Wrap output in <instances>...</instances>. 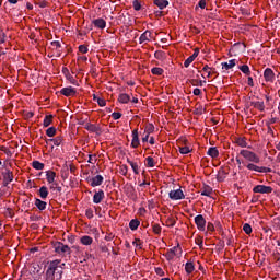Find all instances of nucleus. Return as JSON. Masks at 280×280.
<instances>
[{
  "instance_id": "680f3d73",
  "label": "nucleus",
  "mask_w": 280,
  "mask_h": 280,
  "mask_svg": "<svg viewBox=\"0 0 280 280\" xmlns=\"http://www.w3.org/2000/svg\"><path fill=\"white\" fill-rule=\"evenodd\" d=\"M100 250H101L102 253H109L108 246H106V245H104V244H101V245H100Z\"/></svg>"
},
{
  "instance_id": "423d86ee",
  "label": "nucleus",
  "mask_w": 280,
  "mask_h": 280,
  "mask_svg": "<svg viewBox=\"0 0 280 280\" xmlns=\"http://www.w3.org/2000/svg\"><path fill=\"white\" fill-rule=\"evenodd\" d=\"M195 224L198 231H205L207 229V220L202 214H198L195 217Z\"/></svg>"
},
{
  "instance_id": "20e7f679",
  "label": "nucleus",
  "mask_w": 280,
  "mask_h": 280,
  "mask_svg": "<svg viewBox=\"0 0 280 280\" xmlns=\"http://www.w3.org/2000/svg\"><path fill=\"white\" fill-rule=\"evenodd\" d=\"M54 248L57 255H71V247H69V245H65L61 242H56L54 244Z\"/></svg>"
},
{
  "instance_id": "2eb2a0df",
  "label": "nucleus",
  "mask_w": 280,
  "mask_h": 280,
  "mask_svg": "<svg viewBox=\"0 0 280 280\" xmlns=\"http://www.w3.org/2000/svg\"><path fill=\"white\" fill-rule=\"evenodd\" d=\"M264 78L266 82H275V71L270 68L265 69Z\"/></svg>"
},
{
  "instance_id": "0eeeda50",
  "label": "nucleus",
  "mask_w": 280,
  "mask_h": 280,
  "mask_svg": "<svg viewBox=\"0 0 280 280\" xmlns=\"http://www.w3.org/2000/svg\"><path fill=\"white\" fill-rule=\"evenodd\" d=\"M254 194H272L273 189L271 186L257 185L253 188Z\"/></svg>"
},
{
  "instance_id": "8fccbe9b",
  "label": "nucleus",
  "mask_w": 280,
  "mask_h": 280,
  "mask_svg": "<svg viewBox=\"0 0 280 280\" xmlns=\"http://www.w3.org/2000/svg\"><path fill=\"white\" fill-rule=\"evenodd\" d=\"M189 152H191V149H189V147H187V145L179 147V153L180 154H189Z\"/></svg>"
},
{
  "instance_id": "0e129e2a",
  "label": "nucleus",
  "mask_w": 280,
  "mask_h": 280,
  "mask_svg": "<svg viewBox=\"0 0 280 280\" xmlns=\"http://www.w3.org/2000/svg\"><path fill=\"white\" fill-rule=\"evenodd\" d=\"M5 43V33L0 32V45H3Z\"/></svg>"
},
{
  "instance_id": "aec40b11",
  "label": "nucleus",
  "mask_w": 280,
  "mask_h": 280,
  "mask_svg": "<svg viewBox=\"0 0 280 280\" xmlns=\"http://www.w3.org/2000/svg\"><path fill=\"white\" fill-rule=\"evenodd\" d=\"M104 200V190H98L93 196V202L94 205H100Z\"/></svg>"
},
{
  "instance_id": "c9c22d12",
  "label": "nucleus",
  "mask_w": 280,
  "mask_h": 280,
  "mask_svg": "<svg viewBox=\"0 0 280 280\" xmlns=\"http://www.w3.org/2000/svg\"><path fill=\"white\" fill-rule=\"evenodd\" d=\"M235 59H231L229 62H223L222 67L223 69H225L226 71H229V69H233V67H235Z\"/></svg>"
},
{
  "instance_id": "a19ab883",
  "label": "nucleus",
  "mask_w": 280,
  "mask_h": 280,
  "mask_svg": "<svg viewBox=\"0 0 280 280\" xmlns=\"http://www.w3.org/2000/svg\"><path fill=\"white\" fill-rule=\"evenodd\" d=\"M66 79L70 82V84H73L74 86H80V83H78V80L71 75V73H68Z\"/></svg>"
},
{
  "instance_id": "bb28decb",
  "label": "nucleus",
  "mask_w": 280,
  "mask_h": 280,
  "mask_svg": "<svg viewBox=\"0 0 280 280\" xmlns=\"http://www.w3.org/2000/svg\"><path fill=\"white\" fill-rule=\"evenodd\" d=\"M202 71H205L206 73H208V74H207V78H211L212 75H214L215 73H218V72H215V68H211V67H209V65L203 66Z\"/></svg>"
},
{
  "instance_id": "f257e3e1",
  "label": "nucleus",
  "mask_w": 280,
  "mask_h": 280,
  "mask_svg": "<svg viewBox=\"0 0 280 280\" xmlns=\"http://www.w3.org/2000/svg\"><path fill=\"white\" fill-rule=\"evenodd\" d=\"M61 260H52L48 265V269L46 270V280H61L63 270H62V265Z\"/></svg>"
},
{
  "instance_id": "412c9836",
  "label": "nucleus",
  "mask_w": 280,
  "mask_h": 280,
  "mask_svg": "<svg viewBox=\"0 0 280 280\" xmlns=\"http://www.w3.org/2000/svg\"><path fill=\"white\" fill-rule=\"evenodd\" d=\"M153 3L159 8V10H165V8L170 5V1L167 0H154Z\"/></svg>"
},
{
  "instance_id": "4468645a",
  "label": "nucleus",
  "mask_w": 280,
  "mask_h": 280,
  "mask_svg": "<svg viewBox=\"0 0 280 280\" xmlns=\"http://www.w3.org/2000/svg\"><path fill=\"white\" fill-rule=\"evenodd\" d=\"M85 130H88L89 132H95V135H102V128H100V126L95 124H85Z\"/></svg>"
},
{
  "instance_id": "a878e982",
  "label": "nucleus",
  "mask_w": 280,
  "mask_h": 280,
  "mask_svg": "<svg viewBox=\"0 0 280 280\" xmlns=\"http://www.w3.org/2000/svg\"><path fill=\"white\" fill-rule=\"evenodd\" d=\"M38 195L42 200L47 199V196H49V189L47 188V186H42L38 190Z\"/></svg>"
},
{
  "instance_id": "6e6552de",
  "label": "nucleus",
  "mask_w": 280,
  "mask_h": 280,
  "mask_svg": "<svg viewBox=\"0 0 280 280\" xmlns=\"http://www.w3.org/2000/svg\"><path fill=\"white\" fill-rule=\"evenodd\" d=\"M2 178L3 187H8V185L14 180V173L7 168L5 172L2 173Z\"/></svg>"
},
{
  "instance_id": "9b49d317",
  "label": "nucleus",
  "mask_w": 280,
  "mask_h": 280,
  "mask_svg": "<svg viewBox=\"0 0 280 280\" xmlns=\"http://www.w3.org/2000/svg\"><path fill=\"white\" fill-rule=\"evenodd\" d=\"M141 145V141L139 140V129L132 130V140H131V148L137 150Z\"/></svg>"
},
{
  "instance_id": "e433bc0d",
  "label": "nucleus",
  "mask_w": 280,
  "mask_h": 280,
  "mask_svg": "<svg viewBox=\"0 0 280 280\" xmlns=\"http://www.w3.org/2000/svg\"><path fill=\"white\" fill-rule=\"evenodd\" d=\"M194 270H196L194 262H186L185 271L187 272V275H191V272H194Z\"/></svg>"
},
{
  "instance_id": "f03ea898",
  "label": "nucleus",
  "mask_w": 280,
  "mask_h": 280,
  "mask_svg": "<svg viewBox=\"0 0 280 280\" xmlns=\"http://www.w3.org/2000/svg\"><path fill=\"white\" fill-rule=\"evenodd\" d=\"M48 51H50L48 58H60L62 56V44L58 40L51 42Z\"/></svg>"
},
{
  "instance_id": "bf43d9fd",
  "label": "nucleus",
  "mask_w": 280,
  "mask_h": 280,
  "mask_svg": "<svg viewBox=\"0 0 280 280\" xmlns=\"http://www.w3.org/2000/svg\"><path fill=\"white\" fill-rule=\"evenodd\" d=\"M4 213L8 218H14V210L12 208H8Z\"/></svg>"
},
{
  "instance_id": "13d9d810",
  "label": "nucleus",
  "mask_w": 280,
  "mask_h": 280,
  "mask_svg": "<svg viewBox=\"0 0 280 280\" xmlns=\"http://www.w3.org/2000/svg\"><path fill=\"white\" fill-rule=\"evenodd\" d=\"M121 113H119V112H114L113 114H112V118L115 120V121H117V119H121Z\"/></svg>"
},
{
  "instance_id": "72a5a7b5",
  "label": "nucleus",
  "mask_w": 280,
  "mask_h": 280,
  "mask_svg": "<svg viewBox=\"0 0 280 280\" xmlns=\"http://www.w3.org/2000/svg\"><path fill=\"white\" fill-rule=\"evenodd\" d=\"M166 226L174 228L176 226V218L174 215H170L165 221Z\"/></svg>"
},
{
  "instance_id": "37998d69",
  "label": "nucleus",
  "mask_w": 280,
  "mask_h": 280,
  "mask_svg": "<svg viewBox=\"0 0 280 280\" xmlns=\"http://www.w3.org/2000/svg\"><path fill=\"white\" fill-rule=\"evenodd\" d=\"M154 56H155L156 60H165V51H163V50L155 51Z\"/></svg>"
},
{
  "instance_id": "4be33fe9",
  "label": "nucleus",
  "mask_w": 280,
  "mask_h": 280,
  "mask_svg": "<svg viewBox=\"0 0 280 280\" xmlns=\"http://www.w3.org/2000/svg\"><path fill=\"white\" fill-rule=\"evenodd\" d=\"M211 194H213V188L207 184H203V186L201 188V196L210 197Z\"/></svg>"
},
{
  "instance_id": "f704fd0d",
  "label": "nucleus",
  "mask_w": 280,
  "mask_h": 280,
  "mask_svg": "<svg viewBox=\"0 0 280 280\" xmlns=\"http://www.w3.org/2000/svg\"><path fill=\"white\" fill-rule=\"evenodd\" d=\"M127 163H129V165L131 166L133 173L136 175H139V164H137V162H132L130 159H127Z\"/></svg>"
},
{
  "instance_id": "c03bdc74",
  "label": "nucleus",
  "mask_w": 280,
  "mask_h": 280,
  "mask_svg": "<svg viewBox=\"0 0 280 280\" xmlns=\"http://www.w3.org/2000/svg\"><path fill=\"white\" fill-rule=\"evenodd\" d=\"M32 166L34 170H45V164L38 161H33Z\"/></svg>"
},
{
  "instance_id": "ddd939ff",
  "label": "nucleus",
  "mask_w": 280,
  "mask_h": 280,
  "mask_svg": "<svg viewBox=\"0 0 280 280\" xmlns=\"http://www.w3.org/2000/svg\"><path fill=\"white\" fill-rule=\"evenodd\" d=\"M200 54V49L199 48H195L194 49V54L191 56H189L185 61H184V67L187 69L189 67V65H191V62H194V60H196V58H198V55Z\"/></svg>"
},
{
  "instance_id": "603ef678",
  "label": "nucleus",
  "mask_w": 280,
  "mask_h": 280,
  "mask_svg": "<svg viewBox=\"0 0 280 280\" xmlns=\"http://www.w3.org/2000/svg\"><path fill=\"white\" fill-rule=\"evenodd\" d=\"M0 151L4 152V154H7V156H12V151H10V149H8L5 145H1Z\"/></svg>"
},
{
  "instance_id": "a18cd8bd",
  "label": "nucleus",
  "mask_w": 280,
  "mask_h": 280,
  "mask_svg": "<svg viewBox=\"0 0 280 280\" xmlns=\"http://www.w3.org/2000/svg\"><path fill=\"white\" fill-rule=\"evenodd\" d=\"M151 73L153 75H163L164 70H163V68L155 67V68L151 69Z\"/></svg>"
},
{
  "instance_id": "7c9ffc66",
  "label": "nucleus",
  "mask_w": 280,
  "mask_h": 280,
  "mask_svg": "<svg viewBox=\"0 0 280 280\" xmlns=\"http://www.w3.org/2000/svg\"><path fill=\"white\" fill-rule=\"evenodd\" d=\"M118 102L120 104H128V102H130V95H128L127 93L119 94Z\"/></svg>"
},
{
  "instance_id": "69168bd1",
  "label": "nucleus",
  "mask_w": 280,
  "mask_h": 280,
  "mask_svg": "<svg viewBox=\"0 0 280 280\" xmlns=\"http://www.w3.org/2000/svg\"><path fill=\"white\" fill-rule=\"evenodd\" d=\"M97 104H98V106H106V100H104V98H97Z\"/></svg>"
},
{
  "instance_id": "f8f14e48",
  "label": "nucleus",
  "mask_w": 280,
  "mask_h": 280,
  "mask_svg": "<svg viewBox=\"0 0 280 280\" xmlns=\"http://www.w3.org/2000/svg\"><path fill=\"white\" fill-rule=\"evenodd\" d=\"M78 91L74 88L68 86L60 90V94L65 97H75Z\"/></svg>"
},
{
  "instance_id": "5fc2aeb1",
  "label": "nucleus",
  "mask_w": 280,
  "mask_h": 280,
  "mask_svg": "<svg viewBox=\"0 0 280 280\" xmlns=\"http://www.w3.org/2000/svg\"><path fill=\"white\" fill-rule=\"evenodd\" d=\"M133 10H136V12H139V10H141V1L140 0L133 1Z\"/></svg>"
},
{
  "instance_id": "09e8293b",
  "label": "nucleus",
  "mask_w": 280,
  "mask_h": 280,
  "mask_svg": "<svg viewBox=\"0 0 280 280\" xmlns=\"http://www.w3.org/2000/svg\"><path fill=\"white\" fill-rule=\"evenodd\" d=\"M147 167H154V158L148 156L145 159Z\"/></svg>"
},
{
  "instance_id": "f3484780",
  "label": "nucleus",
  "mask_w": 280,
  "mask_h": 280,
  "mask_svg": "<svg viewBox=\"0 0 280 280\" xmlns=\"http://www.w3.org/2000/svg\"><path fill=\"white\" fill-rule=\"evenodd\" d=\"M91 180V187H100L104 183V177L102 175H96Z\"/></svg>"
},
{
  "instance_id": "c756f323",
  "label": "nucleus",
  "mask_w": 280,
  "mask_h": 280,
  "mask_svg": "<svg viewBox=\"0 0 280 280\" xmlns=\"http://www.w3.org/2000/svg\"><path fill=\"white\" fill-rule=\"evenodd\" d=\"M35 207L39 209V211H45L47 209V202L40 200V199H35Z\"/></svg>"
},
{
  "instance_id": "338daca9",
  "label": "nucleus",
  "mask_w": 280,
  "mask_h": 280,
  "mask_svg": "<svg viewBox=\"0 0 280 280\" xmlns=\"http://www.w3.org/2000/svg\"><path fill=\"white\" fill-rule=\"evenodd\" d=\"M247 84H248V86H255V82L253 81V77L247 78Z\"/></svg>"
},
{
  "instance_id": "864d4df0",
  "label": "nucleus",
  "mask_w": 280,
  "mask_h": 280,
  "mask_svg": "<svg viewBox=\"0 0 280 280\" xmlns=\"http://www.w3.org/2000/svg\"><path fill=\"white\" fill-rule=\"evenodd\" d=\"M120 174H121L122 176H128V165L122 164V165L120 166Z\"/></svg>"
},
{
  "instance_id": "4c0bfd02",
  "label": "nucleus",
  "mask_w": 280,
  "mask_h": 280,
  "mask_svg": "<svg viewBox=\"0 0 280 280\" xmlns=\"http://www.w3.org/2000/svg\"><path fill=\"white\" fill-rule=\"evenodd\" d=\"M145 135H152L154 132V125L152 122H149L144 127Z\"/></svg>"
},
{
  "instance_id": "de8ad7c7",
  "label": "nucleus",
  "mask_w": 280,
  "mask_h": 280,
  "mask_svg": "<svg viewBox=\"0 0 280 280\" xmlns=\"http://www.w3.org/2000/svg\"><path fill=\"white\" fill-rule=\"evenodd\" d=\"M56 127H49L47 130H46V135L47 137H56Z\"/></svg>"
},
{
  "instance_id": "ea45409f",
  "label": "nucleus",
  "mask_w": 280,
  "mask_h": 280,
  "mask_svg": "<svg viewBox=\"0 0 280 280\" xmlns=\"http://www.w3.org/2000/svg\"><path fill=\"white\" fill-rule=\"evenodd\" d=\"M152 231L155 235H161V231H163V228L159 223H154L152 225Z\"/></svg>"
},
{
  "instance_id": "39448f33",
  "label": "nucleus",
  "mask_w": 280,
  "mask_h": 280,
  "mask_svg": "<svg viewBox=\"0 0 280 280\" xmlns=\"http://www.w3.org/2000/svg\"><path fill=\"white\" fill-rule=\"evenodd\" d=\"M246 167L247 170H249V172H259L260 174H268L272 172V168L270 167L257 166L256 164H253V163H248Z\"/></svg>"
},
{
  "instance_id": "473e14b6",
  "label": "nucleus",
  "mask_w": 280,
  "mask_h": 280,
  "mask_svg": "<svg viewBox=\"0 0 280 280\" xmlns=\"http://www.w3.org/2000/svg\"><path fill=\"white\" fill-rule=\"evenodd\" d=\"M140 224H141V221H139L138 219H132L129 222V229H131V231H137V229H139Z\"/></svg>"
},
{
  "instance_id": "3c124183",
  "label": "nucleus",
  "mask_w": 280,
  "mask_h": 280,
  "mask_svg": "<svg viewBox=\"0 0 280 280\" xmlns=\"http://www.w3.org/2000/svg\"><path fill=\"white\" fill-rule=\"evenodd\" d=\"M88 163H91L92 165H95L97 163V155L96 154H94V155L90 154Z\"/></svg>"
},
{
  "instance_id": "6ab92c4d",
  "label": "nucleus",
  "mask_w": 280,
  "mask_h": 280,
  "mask_svg": "<svg viewBox=\"0 0 280 280\" xmlns=\"http://www.w3.org/2000/svg\"><path fill=\"white\" fill-rule=\"evenodd\" d=\"M62 141H65V138L62 136H57L54 139H48L46 140L47 145H49V143H54V145H62Z\"/></svg>"
},
{
  "instance_id": "79ce46f5",
  "label": "nucleus",
  "mask_w": 280,
  "mask_h": 280,
  "mask_svg": "<svg viewBox=\"0 0 280 280\" xmlns=\"http://www.w3.org/2000/svg\"><path fill=\"white\" fill-rule=\"evenodd\" d=\"M238 69L245 75H250V68L247 65L240 66Z\"/></svg>"
},
{
  "instance_id": "1a4fd4ad",
  "label": "nucleus",
  "mask_w": 280,
  "mask_h": 280,
  "mask_svg": "<svg viewBox=\"0 0 280 280\" xmlns=\"http://www.w3.org/2000/svg\"><path fill=\"white\" fill-rule=\"evenodd\" d=\"M179 250V253H183V249L180 248V245L174 246L173 248L168 249L166 254H164L167 261H172L174 257H176V253Z\"/></svg>"
},
{
  "instance_id": "393cba45",
  "label": "nucleus",
  "mask_w": 280,
  "mask_h": 280,
  "mask_svg": "<svg viewBox=\"0 0 280 280\" xmlns=\"http://www.w3.org/2000/svg\"><path fill=\"white\" fill-rule=\"evenodd\" d=\"M234 143H236V145H238L240 148H247L248 147V142H246L245 137L235 138Z\"/></svg>"
},
{
  "instance_id": "e2e57ef3",
  "label": "nucleus",
  "mask_w": 280,
  "mask_h": 280,
  "mask_svg": "<svg viewBox=\"0 0 280 280\" xmlns=\"http://www.w3.org/2000/svg\"><path fill=\"white\" fill-rule=\"evenodd\" d=\"M198 5L201 8V10H205V8H207V0H200Z\"/></svg>"
},
{
  "instance_id": "dca6fc26",
  "label": "nucleus",
  "mask_w": 280,
  "mask_h": 280,
  "mask_svg": "<svg viewBox=\"0 0 280 280\" xmlns=\"http://www.w3.org/2000/svg\"><path fill=\"white\" fill-rule=\"evenodd\" d=\"M150 38H152V32L147 30L139 38L140 45H143V43H150Z\"/></svg>"
},
{
  "instance_id": "a211bd4d",
  "label": "nucleus",
  "mask_w": 280,
  "mask_h": 280,
  "mask_svg": "<svg viewBox=\"0 0 280 280\" xmlns=\"http://www.w3.org/2000/svg\"><path fill=\"white\" fill-rule=\"evenodd\" d=\"M94 27H97V30H104L106 27V20L98 18L96 20L92 21Z\"/></svg>"
},
{
  "instance_id": "4d7b16f0",
  "label": "nucleus",
  "mask_w": 280,
  "mask_h": 280,
  "mask_svg": "<svg viewBox=\"0 0 280 280\" xmlns=\"http://www.w3.org/2000/svg\"><path fill=\"white\" fill-rule=\"evenodd\" d=\"M155 273L158 275V277H165V271H163V268L161 267L155 268Z\"/></svg>"
},
{
  "instance_id": "c85d7f7f",
  "label": "nucleus",
  "mask_w": 280,
  "mask_h": 280,
  "mask_svg": "<svg viewBox=\"0 0 280 280\" xmlns=\"http://www.w3.org/2000/svg\"><path fill=\"white\" fill-rule=\"evenodd\" d=\"M80 242L83 246H91V244H93V237L85 235L80 238Z\"/></svg>"
},
{
  "instance_id": "cd10ccee",
  "label": "nucleus",
  "mask_w": 280,
  "mask_h": 280,
  "mask_svg": "<svg viewBox=\"0 0 280 280\" xmlns=\"http://www.w3.org/2000/svg\"><path fill=\"white\" fill-rule=\"evenodd\" d=\"M51 124H54V115H46L43 122L44 128H49Z\"/></svg>"
},
{
  "instance_id": "774afa93",
  "label": "nucleus",
  "mask_w": 280,
  "mask_h": 280,
  "mask_svg": "<svg viewBox=\"0 0 280 280\" xmlns=\"http://www.w3.org/2000/svg\"><path fill=\"white\" fill-rule=\"evenodd\" d=\"M278 120L279 118L272 117L269 121H267V124H269V126H272V124H277Z\"/></svg>"
},
{
  "instance_id": "7ed1b4c3",
  "label": "nucleus",
  "mask_w": 280,
  "mask_h": 280,
  "mask_svg": "<svg viewBox=\"0 0 280 280\" xmlns=\"http://www.w3.org/2000/svg\"><path fill=\"white\" fill-rule=\"evenodd\" d=\"M240 155L243 156V159H246V161H249L250 163H260L261 161L259 159V155L246 149L241 150Z\"/></svg>"
},
{
  "instance_id": "9d476101",
  "label": "nucleus",
  "mask_w": 280,
  "mask_h": 280,
  "mask_svg": "<svg viewBox=\"0 0 280 280\" xmlns=\"http://www.w3.org/2000/svg\"><path fill=\"white\" fill-rule=\"evenodd\" d=\"M168 197L171 198V200H184L185 194L180 189L171 190L168 192Z\"/></svg>"
},
{
  "instance_id": "052dcab7",
  "label": "nucleus",
  "mask_w": 280,
  "mask_h": 280,
  "mask_svg": "<svg viewBox=\"0 0 280 280\" xmlns=\"http://www.w3.org/2000/svg\"><path fill=\"white\" fill-rule=\"evenodd\" d=\"M207 231H209V233H213L215 231V225H213L211 222H208Z\"/></svg>"
},
{
  "instance_id": "b1692460",
  "label": "nucleus",
  "mask_w": 280,
  "mask_h": 280,
  "mask_svg": "<svg viewBox=\"0 0 280 280\" xmlns=\"http://www.w3.org/2000/svg\"><path fill=\"white\" fill-rule=\"evenodd\" d=\"M208 156H211V159H218L220 156V151H218V148L210 147L208 152Z\"/></svg>"
},
{
  "instance_id": "5701e85b",
  "label": "nucleus",
  "mask_w": 280,
  "mask_h": 280,
  "mask_svg": "<svg viewBox=\"0 0 280 280\" xmlns=\"http://www.w3.org/2000/svg\"><path fill=\"white\" fill-rule=\"evenodd\" d=\"M252 105L256 108V110H259L260 113L266 110V104L264 101L252 102Z\"/></svg>"
},
{
  "instance_id": "49530a36",
  "label": "nucleus",
  "mask_w": 280,
  "mask_h": 280,
  "mask_svg": "<svg viewBox=\"0 0 280 280\" xmlns=\"http://www.w3.org/2000/svg\"><path fill=\"white\" fill-rule=\"evenodd\" d=\"M243 231H244V233H246V235H250L253 233V228L250 226V224L245 223L243 225Z\"/></svg>"
},
{
  "instance_id": "6e6d98bb",
  "label": "nucleus",
  "mask_w": 280,
  "mask_h": 280,
  "mask_svg": "<svg viewBox=\"0 0 280 280\" xmlns=\"http://www.w3.org/2000/svg\"><path fill=\"white\" fill-rule=\"evenodd\" d=\"M79 51L81 54H89V47L86 45H80L79 46Z\"/></svg>"
},
{
  "instance_id": "2f4dec72",
  "label": "nucleus",
  "mask_w": 280,
  "mask_h": 280,
  "mask_svg": "<svg viewBox=\"0 0 280 280\" xmlns=\"http://www.w3.org/2000/svg\"><path fill=\"white\" fill-rule=\"evenodd\" d=\"M46 180L47 183L51 184L56 180V172L54 171H47L46 172Z\"/></svg>"
},
{
  "instance_id": "58836bf2",
  "label": "nucleus",
  "mask_w": 280,
  "mask_h": 280,
  "mask_svg": "<svg viewBox=\"0 0 280 280\" xmlns=\"http://www.w3.org/2000/svg\"><path fill=\"white\" fill-rule=\"evenodd\" d=\"M189 82L192 86H202L203 84L207 83V81H202L198 79H191Z\"/></svg>"
}]
</instances>
